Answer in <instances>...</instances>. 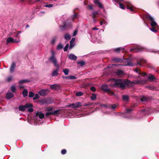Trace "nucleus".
<instances>
[{
	"mask_svg": "<svg viewBox=\"0 0 159 159\" xmlns=\"http://www.w3.org/2000/svg\"><path fill=\"white\" fill-rule=\"evenodd\" d=\"M50 100V99H44L41 100V102L42 104H49L51 103V102H49Z\"/></svg>",
	"mask_w": 159,
	"mask_h": 159,
	"instance_id": "21",
	"label": "nucleus"
},
{
	"mask_svg": "<svg viewBox=\"0 0 159 159\" xmlns=\"http://www.w3.org/2000/svg\"><path fill=\"white\" fill-rule=\"evenodd\" d=\"M39 98V96L37 94H36L34 95V97L33 98V99L34 100H36L38 99Z\"/></svg>",
	"mask_w": 159,
	"mask_h": 159,
	"instance_id": "42",
	"label": "nucleus"
},
{
	"mask_svg": "<svg viewBox=\"0 0 159 159\" xmlns=\"http://www.w3.org/2000/svg\"><path fill=\"white\" fill-rule=\"evenodd\" d=\"M124 49V47H120L115 48L113 49V51L115 52H118L120 51V50H123Z\"/></svg>",
	"mask_w": 159,
	"mask_h": 159,
	"instance_id": "30",
	"label": "nucleus"
},
{
	"mask_svg": "<svg viewBox=\"0 0 159 159\" xmlns=\"http://www.w3.org/2000/svg\"><path fill=\"white\" fill-rule=\"evenodd\" d=\"M150 76H147V77L148 78V79L150 81H152L155 79L154 76L152 75H149Z\"/></svg>",
	"mask_w": 159,
	"mask_h": 159,
	"instance_id": "31",
	"label": "nucleus"
},
{
	"mask_svg": "<svg viewBox=\"0 0 159 159\" xmlns=\"http://www.w3.org/2000/svg\"><path fill=\"white\" fill-rule=\"evenodd\" d=\"M51 115L50 114V111H48L46 113V117H48L49 116Z\"/></svg>",
	"mask_w": 159,
	"mask_h": 159,
	"instance_id": "60",
	"label": "nucleus"
},
{
	"mask_svg": "<svg viewBox=\"0 0 159 159\" xmlns=\"http://www.w3.org/2000/svg\"><path fill=\"white\" fill-rule=\"evenodd\" d=\"M132 111V109H127L126 110V113H129Z\"/></svg>",
	"mask_w": 159,
	"mask_h": 159,
	"instance_id": "58",
	"label": "nucleus"
},
{
	"mask_svg": "<svg viewBox=\"0 0 159 159\" xmlns=\"http://www.w3.org/2000/svg\"><path fill=\"white\" fill-rule=\"evenodd\" d=\"M68 58L69 59L73 60H75L77 58V57L72 53L70 54Z\"/></svg>",
	"mask_w": 159,
	"mask_h": 159,
	"instance_id": "12",
	"label": "nucleus"
},
{
	"mask_svg": "<svg viewBox=\"0 0 159 159\" xmlns=\"http://www.w3.org/2000/svg\"><path fill=\"white\" fill-rule=\"evenodd\" d=\"M46 91L47 90L46 89H42L39 92V93L40 96H45L47 94Z\"/></svg>",
	"mask_w": 159,
	"mask_h": 159,
	"instance_id": "16",
	"label": "nucleus"
},
{
	"mask_svg": "<svg viewBox=\"0 0 159 159\" xmlns=\"http://www.w3.org/2000/svg\"><path fill=\"white\" fill-rule=\"evenodd\" d=\"M50 88L55 90H58L60 89V87L59 84H55L50 85Z\"/></svg>",
	"mask_w": 159,
	"mask_h": 159,
	"instance_id": "10",
	"label": "nucleus"
},
{
	"mask_svg": "<svg viewBox=\"0 0 159 159\" xmlns=\"http://www.w3.org/2000/svg\"><path fill=\"white\" fill-rule=\"evenodd\" d=\"M102 89L104 91L107 92H109L110 93H111L113 95H114V93L111 92L109 89L107 85H103L102 86Z\"/></svg>",
	"mask_w": 159,
	"mask_h": 159,
	"instance_id": "9",
	"label": "nucleus"
},
{
	"mask_svg": "<svg viewBox=\"0 0 159 159\" xmlns=\"http://www.w3.org/2000/svg\"><path fill=\"white\" fill-rule=\"evenodd\" d=\"M12 79V76H10L8 77L7 79V81L8 82H10Z\"/></svg>",
	"mask_w": 159,
	"mask_h": 159,
	"instance_id": "47",
	"label": "nucleus"
},
{
	"mask_svg": "<svg viewBox=\"0 0 159 159\" xmlns=\"http://www.w3.org/2000/svg\"><path fill=\"white\" fill-rule=\"evenodd\" d=\"M114 83L112 85L115 87L120 88L122 89H124L125 88L126 86H132L134 84V80L131 81L129 80H124L122 79H117L115 80Z\"/></svg>",
	"mask_w": 159,
	"mask_h": 159,
	"instance_id": "1",
	"label": "nucleus"
},
{
	"mask_svg": "<svg viewBox=\"0 0 159 159\" xmlns=\"http://www.w3.org/2000/svg\"><path fill=\"white\" fill-rule=\"evenodd\" d=\"M120 65L118 64H110V66H107V68H108L110 67H112L113 66H119Z\"/></svg>",
	"mask_w": 159,
	"mask_h": 159,
	"instance_id": "46",
	"label": "nucleus"
},
{
	"mask_svg": "<svg viewBox=\"0 0 159 159\" xmlns=\"http://www.w3.org/2000/svg\"><path fill=\"white\" fill-rule=\"evenodd\" d=\"M98 14V11H93L92 12V14L94 16H96L97 14Z\"/></svg>",
	"mask_w": 159,
	"mask_h": 159,
	"instance_id": "59",
	"label": "nucleus"
},
{
	"mask_svg": "<svg viewBox=\"0 0 159 159\" xmlns=\"http://www.w3.org/2000/svg\"><path fill=\"white\" fill-rule=\"evenodd\" d=\"M90 89L93 92H95L96 90L95 88L94 87H92L90 88Z\"/></svg>",
	"mask_w": 159,
	"mask_h": 159,
	"instance_id": "57",
	"label": "nucleus"
},
{
	"mask_svg": "<svg viewBox=\"0 0 159 159\" xmlns=\"http://www.w3.org/2000/svg\"><path fill=\"white\" fill-rule=\"evenodd\" d=\"M14 96V94L11 92L8 91L6 94V98L8 99H11Z\"/></svg>",
	"mask_w": 159,
	"mask_h": 159,
	"instance_id": "14",
	"label": "nucleus"
},
{
	"mask_svg": "<svg viewBox=\"0 0 159 159\" xmlns=\"http://www.w3.org/2000/svg\"><path fill=\"white\" fill-rule=\"evenodd\" d=\"M69 107H71L73 108H79L82 106L81 103L80 102H77L75 103H72L68 106Z\"/></svg>",
	"mask_w": 159,
	"mask_h": 159,
	"instance_id": "6",
	"label": "nucleus"
},
{
	"mask_svg": "<svg viewBox=\"0 0 159 159\" xmlns=\"http://www.w3.org/2000/svg\"><path fill=\"white\" fill-rule=\"evenodd\" d=\"M61 154L64 155L65 154L66 152V150L65 149H62L61 151Z\"/></svg>",
	"mask_w": 159,
	"mask_h": 159,
	"instance_id": "49",
	"label": "nucleus"
},
{
	"mask_svg": "<svg viewBox=\"0 0 159 159\" xmlns=\"http://www.w3.org/2000/svg\"><path fill=\"white\" fill-rule=\"evenodd\" d=\"M89 7L90 9V10H92L93 8V6L92 5H90L89 6Z\"/></svg>",
	"mask_w": 159,
	"mask_h": 159,
	"instance_id": "63",
	"label": "nucleus"
},
{
	"mask_svg": "<svg viewBox=\"0 0 159 159\" xmlns=\"http://www.w3.org/2000/svg\"><path fill=\"white\" fill-rule=\"evenodd\" d=\"M15 66L16 64L15 62H13L11 64L10 70V71L11 73H12L14 72V69L15 67Z\"/></svg>",
	"mask_w": 159,
	"mask_h": 159,
	"instance_id": "20",
	"label": "nucleus"
},
{
	"mask_svg": "<svg viewBox=\"0 0 159 159\" xmlns=\"http://www.w3.org/2000/svg\"><path fill=\"white\" fill-rule=\"evenodd\" d=\"M16 88L14 85L12 86L11 87V92L13 93H15L16 90Z\"/></svg>",
	"mask_w": 159,
	"mask_h": 159,
	"instance_id": "37",
	"label": "nucleus"
},
{
	"mask_svg": "<svg viewBox=\"0 0 159 159\" xmlns=\"http://www.w3.org/2000/svg\"><path fill=\"white\" fill-rule=\"evenodd\" d=\"M125 3L127 4V9H130V10L133 11V6L131 5L130 2H125Z\"/></svg>",
	"mask_w": 159,
	"mask_h": 159,
	"instance_id": "22",
	"label": "nucleus"
},
{
	"mask_svg": "<svg viewBox=\"0 0 159 159\" xmlns=\"http://www.w3.org/2000/svg\"><path fill=\"white\" fill-rule=\"evenodd\" d=\"M123 100L126 102H128L129 101V97L128 95H123L122 97Z\"/></svg>",
	"mask_w": 159,
	"mask_h": 159,
	"instance_id": "27",
	"label": "nucleus"
},
{
	"mask_svg": "<svg viewBox=\"0 0 159 159\" xmlns=\"http://www.w3.org/2000/svg\"><path fill=\"white\" fill-rule=\"evenodd\" d=\"M75 40V38H73L72 39L70 42V44L69 47V49H72L74 46L75 45L74 44Z\"/></svg>",
	"mask_w": 159,
	"mask_h": 159,
	"instance_id": "13",
	"label": "nucleus"
},
{
	"mask_svg": "<svg viewBox=\"0 0 159 159\" xmlns=\"http://www.w3.org/2000/svg\"><path fill=\"white\" fill-rule=\"evenodd\" d=\"M135 71L136 73H138L139 75H141V73L140 72H139V70L138 68H136L135 70Z\"/></svg>",
	"mask_w": 159,
	"mask_h": 159,
	"instance_id": "53",
	"label": "nucleus"
},
{
	"mask_svg": "<svg viewBox=\"0 0 159 159\" xmlns=\"http://www.w3.org/2000/svg\"><path fill=\"white\" fill-rule=\"evenodd\" d=\"M148 99V98L145 96H143L140 98V100L142 102H145L147 101Z\"/></svg>",
	"mask_w": 159,
	"mask_h": 159,
	"instance_id": "28",
	"label": "nucleus"
},
{
	"mask_svg": "<svg viewBox=\"0 0 159 159\" xmlns=\"http://www.w3.org/2000/svg\"><path fill=\"white\" fill-rule=\"evenodd\" d=\"M63 71L65 75H67L69 74V69L65 68L63 69Z\"/></svg>",
	"mask_w": 159,
	"mask_h": 159,
	"instance_id": "35",
	"label": "nucleus"
},
{
	"mask_svg": "<svg viewBox=\"0 0 159 159\" xmlns=\"http://www.w3.org/2000/svg\"><path fill=\"white\" fill-rule=\"evenodd\" d=\"M66 27V25H64L63 26H61V25H59V27L61 30H65Z\"/></svg>",
	"mask_w": 159,
	"mask_h": 159,
	"instance_id": "39",
	"label": "nucleus"
},
{
	"mask_svg": "<svg viewBox=\"0 0 159 159\" xmlns=\"http://www.w3.org/2000/svg\"><path fill=\"white\" fill-rule=\"evenodd\" d=\"M123 71L122 70H118L116 72V75L117 76H120L123 75Z\"/></svg>",
	"mask_w": 159,
	"mask_h": 159,
	"instance_id": "24",
	"label": "nucleus"
},
{
	"mask_svg": "<svg viewBox=\"0 0 159 159\" xmlns=\"http://www.w3.org/2000/svg\"><path fill=\"white\" fill-rule=\"evenodd\" d=\"M64 38L66 40H69L70 39L71 36L68 33H66L64 36Z\"/></svg>",
	"mask_w": 159,
	"mask_h": 159,
	"instance_id": "29",
	"label": "nucleus"
},
{
	"mask_svg": "<svg viewBox=\"0 0 159 159\" xmlns=\"http://www.w3.org/2000/svg\"><path fill=\"white\" fill-rule=\"evenodd\" d=\"M134 84H146L147 81L145 80H134Z\"/></svg>",
	"mask_w": 159,
	"mask_h": 159,
	"instance_id": "7",
	"label": "nucleus"
},
{
	"mask_svg": "<svg viewBox=\"0 0 159 159\" xmlns=\"http://www.w3.org/2000/svg\"><path fill=\"white\" fill-rule=\"evenodd\" d=\"M150 30L151 31L154 33L157 32V30H156L155 28L154 27H153L152 28H150Z\"/></svg>",
	"mask_w": 159,
	"mask_h": 159,
	"instance_id": "43",
	"label": "nucleus"
},
{
	"mask_svg": "<svg viewBox=\"0 0 159 159\" xmlns=\"http://www.w3.org/2000/svg\"><path fill=\"white\" fill-rule=\"evenodd\" d=\"M92 100H93L96 99V95L95 93H93L92 96L90 98Z\"/></svg>",
	"mask_w": 159,
	"mask_h": 159,
	"instance_id": "41",
	"label": "nucleus"
},
{
	"mask_svg": "<svg viewBox=\"0 0 159 159\" xmlns=\"http://www.w3.org/2000/svg\"><path fill=\"white\" fill-rule=\"evenodd\" d=\"M58 38V36L57 35L53 36L51 40V43L52 45H54L57 40Z\"/></svg>",
	"mask_w": 159,
	"mask_h": 159,
	"instance_id": "15",
	"label": "nucleus"
},
{
	"mask_svg": "<svg viewBox=\"0 0 159 159\" xmlns=\"http://www.w3.org/2000/svg\"><path fill=\"white\" fill-rule=\"evenodd\" d=\"M146 18L151 22V25L152 27L157 26V23L155 21L153 18L149 14L146 15Z\"/></svg>",
	"mask_w": 159,
	"mask_h": 159,
	"instance_id": "4",
	"label": "nucleus"
},
{
	"mask_svg": "<svg viewBox=\"0 0 159 159\" xmlns=\"http://www.w3.org/2000/svg\"><path fill=\"white\" fill-rule=\"evenodd\" d=\"M30 107H32V105L31 104H26L25 105H20L19 106L18 109L20 111H24L26 109Z\"/></svg>",
	"mask_w": 159,
	"mask_h": 159,
	"instance_id": "5",
	"label": "nucleus"
},
{
	"mask_svg": "<svg viewBox=\"0 0 159 159\" xmlns=\"http://www.w3.org/2000/svg\"><path fill=\"white\" fill-rule=\"evenodd\" d=\"M69 46V44H66V46H65V47L64 48V50L65 52L68 49V48Z\"/></svg>",
	"mask_w": 159,
	"mask_h": 159,
	"instance_id": "48",
	"label": "nucleus"
},
{
	"mask_svg": "<svg viewBox=\"0 0 159 159\" xmlns=\"http://www.w3.org/2000/svg\"><path fill=\"white\" fill-rule=\"evenodd\" d=\"M94 2L96 4H98L100 2L98 1V0H94Z\"/></svg>",
	"mask_w": 159,
	"mask_h": 159,
	"instance_id": "62",
	"label": "nucleus"
},
{
	"mask_svg": "<svg viewBox=\"0 0 159 159\" xmlns=\"http://www.w3.org/2000/svg\"><path fill=\"white\" fill-rule=\"evenodd\" d=\"M122 66H133L134 64L132 63L131 61L128 62L126 64H125L124 65H121Z\"/></svg>",
	"mask_w": 159,
	"mask_h": 159,
	"instance_id": "26",
	"label": "nucleus"
},
{
	"mask_svg": "<svg viewBox=\"0 0 159 159\" xmlns=\"http://www.w3.org/2000/svg\"><path fill=\"white\" fill-rule=\"evenodd\" d=\"M57 68L55 70H54L52 72V75L53 76H57L58 74V71L59 70V67H57Z\"/></svg>",
	"mask_w": 159,
	"mask_h": 159,
	"instance_id": "11",
	"label": "nucleus"
},
{
	"mask_svg": "<svg viewBox=\"0 0 159 159\" xmlns=\"http://www.w3.org/2000/svg\"><path fill=\"white\" fill-rule=\"evenodd\" d=\"M146 62V61L143 59H141L140 62L138 61L137 62V65H141L140 63H145Z\"/></svg>",
	"mask_w": 159,
	"mask_h": 159,
	"instance_id": "40",
	"label": "nucleus"
},
{
	"mask_svg": "<svg viewBox=\"0 0 159 159\" xmlns=\"http://www.w3.org/2000/svg\"><path fill=\"white\" fill-rule=\"evenodd\" d=\"M111 105V108L112 109H115L116 108L117 106L116 104H113V105Z\"/></svg>",
	"mask_w": 159,
	"mask_h": 159,
	"instance_id": "51",
	"label": "nucleus"
},
{
	"mask_svg": "<svg viewBox=\"0 0 159 159\" xmlns=\"http://www.w3.org/2000/svg\"><path fill=\"white\" fill-rule=\"evenodd\" d=\"M112 61L116 62H118L121 61L122 60L121 59L118 57H114L112 59Z\"/></svg>",
	"mask_w": 159,
	"mask_h": 159,
	"instance_id": "25",
	"label": "nucleus"
},
{
	"mask_svg": "<svg viewBox=\"0 0 159 159\" xmlns=\"http://www.w3.org/2000/svg\"><path fill=\"white\" fill-rule=\"evenodd\" d=\"M53 6V5L52 4H46L44 5V7H47L48 8H51Z\"/></svg>",
	"mask_w": 159,
	"mask_h": 159,
	"instance_id": "44",
	"label": "nucleus"
},
{
	"mask_svg": "<svg viewBox=\"0 0 159 159\" xmlns=\"http://www.w3.org/2000/svg\"><path fill=\"white\" fill-rule=\"evenodd\" d=\"M140 48H131L130 49V51H133L134 50L135 51V52H140L142 51L143 49V48H141V47H140Z\"/></svg>",
	"mask_w": 159,
	"mask_h": 159,
	"instance_id": "19",
	"label": "nucleus"
},
{
	"mask_svg": "<svg viewBox=\"0 0 159 159\" xmlns=\"http://www.w3.org/2000/svg\"><path fill=\"white\" fill-rule=\"evenodd\" d=\"M51 56L49 58V60L55 66L58 67L59 66L57 63V59L55 57V52L54 51L52 50L51 51Z\"/></svg>",
	"mask_w": 159,
	"mask_h": 159,
	"instance_id": "3",
	"label": "nucleus"
},
{
	"mask_svg": "<svg viewBox=\"0 0 159 159\" xmlns=\"http://www.w3.org/2000/svg\"><path fill=\"white\" fill-rule=\"evenodd\" d=\"M63 47V45L61 43L59 44L57 47V49L58 50L61 49Z\"/></svg>",
	"mask_w": 159,
	"mask_h": 159,
	"instance_id": "36",
	"label": "nucleus"
},
{
	"mask_svg": "<svg viewBox=\"0 0 159 159\" xmlns=\"http://www.w3.org/2000/svg\"><path fill=\"white\" fill-rule=\"evenodd\" d=\"M32 107H30L28 108H27L28 109V111L30 112H31L33 111V109L32 108Z\"/></svg>",
	"mask_w": 159,
	"mask_h": 159,
	"instance_id": "52",
	"label": "nucleus"
},
{
	"mask_svg": "<svg viewBox=\"0 0 159 159\" xmlns=\"http://www.w3.org/2000/svg\"><path fill=\"white\" fill-rule=\"evenodd\" d=\"M85 62L83 61H80L78 62L77 64L80 65V66H83L85 64Z\"/></svg>",
	"mask_w": 159,
	"mask_h": 159,
	"instance_id": "34",
	"label": "nucleus"
},
{
	"mask_svg": "<svg viewBox=\"0 0 159 159\" xmlns=\"http://www.w3.org/2000/svg\"><path fill=\"white\" fill-rule=\"evenodd\" d=\"M34 95V93L32 92H30L29 94V97L30 98H32L33 97Z\"/></svg>",
	"mask_w": 159,
	"mask_h": 159,
	"instance_id": "45",
	"label": "nucleus"
},
{
	"mask_svg": "<svg viewBox=\"0 0 159 159\" xmlns=\"http://www.w3.org/2000/svg\"><path fill=\"white\" fill-rule=\"evenodd\" d=\"M22 94L24 97L27 96L28 95V92L27 90L25 89H24L23 91Z\"/></svg>",
	"mask_w": 159,
	"mask_h": 159,
	"instance_id": "32",
	"label": "nucleus"
},
{
	"mask_svg": "<svg viewBox=\"0 0 159 159\" xmlns=\"http://www.w3.org/2000/svg\"><path fill=\"white\" fill-rule=\"evenodd\" d=\"M77 16L78 15L77 14H75L72 16V17L73 19H74L77 18Z\"/></svg>",
	"mask_w": 159,
	"mask_h": 159,
	"instance_id": "61",
	"label": "nucleus"
},
{
	"mask_svg": "<svg viewBox=\"0 0 159 159\" xmlns=\"http://www.w3.org/2000/svg\"><path fill=\"white\" fill-rule=\"evenodd\" d=\"M20 41L19 39L18 40L13 39L12 38L9 37L7 39V43H18Z\"/></svg>",
	"mask_w": 159,
	"mask_h": 159,
	"instance_id": "8",
	"label": "nucleus"
},
{
	"mask_svg": "<svg viewBox=\"0 0 159 159\" xmlns=\"http://www.w3.org/2000/svg\"><path fill=\"white\" fill-rule=\"evenodd\" d=\"M83 93L81 91L77 92L75 94V95L77 96H80L83 95Z\"/></svg>",
	"mask_w": 159,
	"mask_h": 159,
	"instance_id": "38",
	"label": "nucleus"
},
{
	"mask_svg": "<svg viewBox=\"0 0 159 159\" xmlns=\"http://www.w3.org/2000/svg\"><path fill=\"white\" fill-rule=\"evenodd\" d=\"M111 105H107L105 104H102L101 105V106L102 107H105L106 109H108L111 108Z\"/></svg>",
	"mask_w": 159,
	"mask_h": 159,
	"instance_id": "33",
	"label": "nucleus"
},
{
	"mask_svg": "<svg viewBox=\"0 0 159 159\" xmlns=\"http://www.w3.org/2000/svg\"><path fill=\"white\" fill-rule=\"evenodd\" d=\"M30 82V80L28 79H24L20 80L18 82L19 84H22L25 83H28Z\"/></svg>",
	"mask_w": 159,
	"mask_h": 159,
	"instance_id": "17",
	"label": "nucleus"
},
{
	"mask_svg": "<svg viewBox=\"0 0 159 159\" xmlns=\"http://www.w3.org/2000/svg\"><path fill=\"white\" fill-rule=\"evenodd\" d=\"M119 5H120V8H121V9H125V6L122 3H120Z\"/></svg>",
	"mask_w": 159,
	"mask_h": 159,
	"instance_id": "50",
	"label": "nucleus"
},
{
	"mask_svg": "<svg viewBox=\"0 0 159 159\" xmlns=\"http://www.w3.org/2000/svg\"><path fill=\"white\" fill-rule=\"evenodd\" d=\"M77 30H75L73 32V36H76V35L77 34Z\"/></svg>",
	"mask_w": 159,
	"mask_h": 159,
	"instance_id": "56",
	"label": "nucleus"
},
{
	"mask_svg": "<svg viewBox=\"0 0 159 159\" xmlns=\"http://www.w3.org/2000/svg\"><path fill=\"white\" fill-rule=\"evenodd\" d=\"M24 86L23 85H21V84H19V87L20 89H22L23 88H24Z\"/></svg>",
	"mask_w": 159,
	"mask_h": 159,
	"instance_id": "64",
	"label": "nucleus"
},
{
	"mask_svg": "<svg viewBox=\"0 0 159 159\" xmlns=\"http://www.w3.org/2000/svg\"><path fill=\"white\" fill-rule=\"evenodd\" d=\"M44 116V115L43 113L40 112H37L34 117V121L38 125L41 124L43 122L42 120Z\"/></svg>",
	"mask_w": 159,
	"mask_h": 159,
	"instance_id": "2",
	"label": "nucleus"
},
{
	"mask_svg": "<svg viewBox=\"0 0 159 159\" xmlns=\"http://www.w3.org/2000/svg\"><path fill=\"white\" fill-rule=\"evenodd\" d=\"M98 6L100 8H102L103 7L102 5L100 2L98 4Z\"/></svg>",
	"mask_w": 159,
	"mask_h": 159,
	"instance_id": "55",
	"label": "nucleus"
},
{
	"mask_svg": "<svg viewBox=\"0 0 159 159\" xmlns=\"http://www.w3.org/2000/svg\"><path fill=\"white\" fill-rule=\"evenodd\" d=\"M61 110L59 109L53 111L54 116H57L61 113Z\"/></svg>",
	"mask_w": 159,
	"mask_h": 159,
	"instance_id": "23",
	"label": "nucleus"
},
{
	"mask_svg": "<svg viewBox=\"0 0 159 159\" xmlns=\"http://www.w3.org/2000/svg\"><path fill=\"white\" fill-rule=\"evenodd\" d=\"M62 78L63 79L66 80H73L76 79L77 78L75 76L73 75L68 76H63Z\"/></svg>",
	"mask_w": 159,
	"mask_h": 159,
	"instance_id": "18",
	"label": "nucleus"
},
{
	"mask_svg": "<svg viewBox=\"0 0 159 159\" xmlns=\"http://www.w3.org/2000/svg\"><path fill=\"white\" fill-rule=\"evenodd\" d=\"M47 110L48 111H52L53 110V107H48L47 108Z\"/></svg>",
	"mask_w": 159,
	"mask_h": 159,
	"instance_id": "54",
	"label": "nucleus"
}]
</instances>
